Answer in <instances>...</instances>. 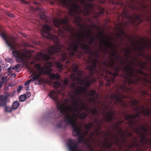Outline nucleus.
I'll return each mask as SVG.
<instances>
[{
    "label": "nucleus",
    "mask_w": 151,
    "mask_h": 151,
    "mask_svg": "<svg viewBox=\"0 0 151 151\" xmlns=\"http://www.w3.org/2000/svg\"><path fill=\"white\" fill-rule=\"evenodd\" d=\"M29 86H27V87H26V90H28V89H29Z\"/></svg>",
    "instance_id": "nucleus-64"
},
{
    "label": "nucleus",
    "mask_w": 151,
    "mask_h": 151,
    "mask_svg": "<svg viewBox=\"0 0 151 151\" xmlns=\"http://www.w3.org/2000/svg\"><path fill=\"white\" fill-rule=\"evenodd\" d=\"M40 72H39V73L37 74H36V75H35V77H36V78L37 79V80H38V79H39V77L40 76H41V75L43 73H42V72L41 71V70H40Z\"/></svg>",
    "instance_id": "nucleus-46"
},
{
    "label": "nucleus",
    "mask_w": 151,
    "mask_h": 151,
    "mask_svg": "<svg viewBox=\"0 0 151 151\" xmlns=\"http://www.w3.org/2000/svg\"><path fill=\"white\" fill-rule=\"evenodd\" d=\"M101 63V67L102 68V69H99V72L100 73L103 70L111 75L112 77L110 79L107 77L106 78V85L107 86H109L110 85L111 83H113L114 82L115 78L118 75L119 72L120 70V67L118 66V64L115 66V61L112 59H110L109 62H108L107 60L105 59L104 61H102Z\"/></svg>",
    "instance_id": "nucleus-10"
},
{
    "label": "nucleus",
    "mask_w": 151,
    "mask_h": 151,
    "mask_svg": "<svg viewBox=\"0 0 151 151\" xmlns=\"http://www.w3.org/2000/svg\"><path fill=\"white\" fill-rule=\"evenodd\" d=\"M124 122V121L120 120H119L117 122H115L114 123V126H112L113 129L114 130V129H116L115 132H116L117 130L120 128L119 125L123 123Z\"/></svg>",
    "instance_id": "nucleus-25"
},
{
    "label": "nucleus",
    "mask_w": 151,
    "mask_h": 151,
    "mask_svg": "<svg viewBox=\"0 0 151 151\" xmlns=\"http://www.w3.org/2000/svg\"><path fill=\"white\" fill-rule=\"evenodd\" d=\"M119 31L121 33V35H125V32L121 28L119 29Z\"/></svg>",
    "instance_id": "nucleus-52"
},
{
    "label": "nucleus",
    "mask_w": 151,
    "mask_h": 151,
    "mask_svg": "<svg viewBox=\"0 0 151 151\" xmlns=\"http://www.w3.org/2000/svg\"><path fill=\"white\" fill-rule=\"evenodd\" d=\"M31 82V81H30L29 80H28L26 81L25 82L24 85L25 86H27L28 84H29Z\"/></svg>",
    "instance_id": "nucleus-53"
},
{
    "label": "nucleus",
    "mask_w": 151,
    "mask_h": 151,
    "mask_svg": "<svg viewBox=\"0 0 151 151\" xmlns=\"http://www.w3.org/2000/svg\"><path fill=\"white\" fill-rule=\"evenodd\" d=\"M138 43L141 45V46L136 45L134 42L131 41V45L133 47L134 51H140L141 54H143V52L144 51L145 48H147L148 50L150 48L151 49V44L150 43L144 45L141 42H139Z\"/></svg>",
    "instance_id": "nucleus-15"
},
{
    "label": "nucleus",
    "mask_w": 151,
    "mask_h": 151,
    "mask_svg": "<svg viewBox=\"0 0 151 151\" xmlns=\"http://www.w3.org/2000/svg\"><path fill=\"white\" fill-rule=\"evenodd\" d=\"M88 114L85 112H82L78 116V118H79L82 120L85 119L86 117L88 116Z\"/></svg>",
    "instance_id": "nucleus-31"
},
{
    "label": "nucleus",
    "mask_w": 151,
    "mask_h": 151,
    "mask_svg": "<svg viewBox=\"0 0 151 151\" xmlns=\"http://www.w3.org/2000/svg\"><path fill=\"white\" fill-rule=\"evenodd\" d=\"M93 123L90 122L86 124L85 125V127L87 130H90L91 128L93 127Z\"/></svg>",
    "instance_id": "nucleus-36"
},
{
    "label": "nucleus",
    "mask_w": 151,
    "mask_h": 151,
    "mask_svg": "<svg viewBox=\"0 0 151 151\" xmlns=\"http://www.w3.org/2000/svg\"><path fill=\"white\" fill-rule=\"evenodd\" d=\"M143 6L144 8L145 9H146V10H147V5H143Z\"/></svg>",
    "instance_id": "nucleus-61"
},
{
    "label": "nucleus",
    "mask_w": 151,
    "mask_h": 151,
    "mask_svg": "<svg viewBox=\"0 0 151 151\" xmlns=\"http://www.w3.org/2000/svg\"><path fill=\"white\" fill-rule=\"evenodd\" d=\"M99 34L102 37V39H101L100 40V43L99 45L100 51H101L105 52L107 51L109 48L114 49V45H113L111 41L112 39V38L107 36L108 40L105 39L104 40V33L102 32H99Z\"/></svg>",
    "instance_id": "nucleus-12"
},
{
    "label": "nucleus",
    "mask_w": 151,
    "mask_h": 151,
    "mask_svg": "<svg viewBox=\"0 0 151 151\" xmlns=\"http://www.w3.org/2000/svg\"><path fill=\"white\" fill-rule=\"evenodd\" d=\"M19 105V103L18 101H16L14 102L12 104V109H17Z\"/></svg>",
    "instance_id": "nucleus-35"
},
{
    "label": "nucleus",
    "mask_w": 151,
    "mask_h": 151,
    "mask_svg": "<svg viewBox=\"0 0 151 151\" xmlns=\"http://www.w3.org/2000/svg\"><path fill=\"white\" fill-rule=\"evenodd\" d=\"M125 120H127V121L126 122V123L127 124H128V128H127L126 130L125 134L126 135V136L125 137V138H127L126 137H127L129 138H130L132 136L133 134L132 133L129 132V130L133 131L134 132V131L133 130H131L130 129L129 127V123H128V120H126V119L125 118Z\"/></svg>",
    "instance_id": "nucleus-23"
},
{
    "label": "nucleus",
    "mask_w": 151,
    "mask_h": 151,
    "mask_svg": "<svg viewBox=\"0 0 151 151\" xmlns=\"http://www.w3.org/2000/svg\"><path fill=\"white\" fill-rule=\"evenodd\" d=\"M5 106V111L8 112H10L12 111V108L11 107L7 106L6 105Z\"/></svg>",
    "instance_id": "nucleus-41"
},
{
    "label": "nucleus",
    "mask_w": 151,
    "mask_h": 151,
    "mask_svg": "<svg viewBox=\"0 0 151 151\" xmlns=\"http://www.w3.org/2000/svg\"><path fill=\"white\" fill-rule=\"evenodd\" d=\"M116 113L115 111L111 110L107 112L105 115V121L106 122H111L113 120H116V119L115 117V114Z\"/></svg>",
    "instance_id": "nucleus-18"
},
{
    "label": "nucleus",
    "mask_w": 151,
    "mask_h": 151,
    "mask_svg": "<svg viewBox=\"0 0 151 151\" xmlns=\"http://www.w3.org/2000/svg\"><path fill=\"white\" fill-rule=\"evenodd\" d=\"M117 37L119 39H122V36L121 35H120L119 34H117Z\"/></svg>",
    "instance_id": "nucleus-60"
},
{
    "label": "nucleus",
    "mask_w": 151,
    "mask_h": 151,
    "mask_svg": "<svg viewBox=\"0 0 151 151\" xmlns=\"http://www.w3.org/2000/svg\"><path fill=\"white\" fill-rule=\"evenodd\" d=\"M9 96L8 95L0 96V106H5L6 105Z\"/></svg>",
    "instance_id": "nucleus-21"
},
{
    "label": "nucleus",
    "mask_w": 151,
    "mask_h": 151,
    "mask_svg": "<svg viewBox=\"0 0 151 151\" xmlns=\"http://www.w3.org/2000/svg\"><path fill=\"white\" fill-rule=\"evenodd\" d=\"M12 71L11 68L9 67L7 69V71L9 73H11Z\"/></svg>",
    "instance_id": "nucleus-56"
},
{
    "label": "nucleus",
    "mask_w": 151,
    "mask_h": 151,
    "mask_svg": "<svg viewBox=\"0 0 151 151\" xmlns=\"http://www.w3.org/2000/svg\"><path fill=\"white\" fill-rule=\"evenodd\" d=\"M145 127L144 125H142L140 127V128H139L140 129H141L142 131L144 129Z\"/></svg>",
    "instance_id": "nucleus-59"
},
{
    "label": "nucleus",
    "mask_w": 151,
    "mask_h": 151,
    "mask_svg": "<svg viewBox=\"0 0 151 151\" xmlns=\"http://www.w3.org/2000/svg\"><path fill=\"white\" fill-rule=\"evenodd\" d=\"M50 78L52 79H58L60 77V74L58 73H56L55 74L54 73H51L48 75Z\"/></svg>",
    "instance_id": "nucleus-27"
},
{
    "label": "nucleus",
    "mask_w": 151,
    "mask_h": 151,
    "mask_svg": "<svg viewBox=\"0 0 151 151\" xmlns=\"http://www.w3.org/2000/svg\"><path fill=\"white\" fill-rule=\"evenodd\" d=\"M68 95L72 100L71 102L73 106L72 107L68 105H66L65 104H60L58 106L60 112L64 115L63 119L61 120L60 123L56 124V127L58 128H64L68 125L71 126L76 125V123L78 116L76 113L78 111L79 114L80 111L79 108H78L79 106V102L76 101L78 96L70 92H68Z\"/></svg>",
    "instance_id": "nucleus-6"
},
{
    "label": "nucleus",
    "mask_w": 151,
    "mask_h": 151,
    "mask_svg": "<svg viewBox=\"0 0 151 151\" xmlns=\"http://www.w3.org/2000/svg\"><path fill=\"white\" fill-rule=\"evenodd\" d=\"M99 123H97L96 124V127L95 129V132H97L98 131H100L101 128V124H102V120H99Z\"/></svg>",
    "instance_id": "nucleus-29"
},
{
    "label": "nucleus",
    "mask_w": 151,
    "mask_h": 151,
    "mask_svg": "<svg viewBox=\"0 0 151 151\" xmlns=\"http://www.w3.org/2000/svg\"><path fill=\"white\" fill-rule=\"evenodd\" d=\"M7 15L8 16L11 17H14V15L13 14L11 13L8 12L7 14Z\"/></svg>",
    "instance_id": "nucleus-55"
},
{
    "label": "nucleus",
    "mask_w": 151,
    "mask_h": 151,
    "mask_svg": "<svg viewBox=\"0 0 151 151\" xmlns=\"http://www.w3.org/2000/svg\"><path fill=\"white\" fill-rule=\"evenodd\" d=\"M22 86H18V87L17 88V92L19 93V92L22 89Z\"/></svg>",
    "instance_id": "nucleus-50"
},
{
    "label": "nucleus",
    "mask_w": 151,
    "mask_h": 151,
    "mask_svg": "<svg viewBox=\"0 0 151 151\" xmlns=\"http://www.w3.org/2000/svg\"><path fill=\"white\" fill-rule=\"evenodd\" d=\"M20 1L26 4H29L30 3V2L29 1H25L24 0H20Z\"/></svg>",
    "instance_id": "nucleus-54"
},
{
    "label": "nucleus",
    "mask_w": 151,
    "mask_h": 151,
    "mask_svg": "<svg viewBox=\"0 0 151 151\" xmlns=\"http://www.w3.org/2000/svg\"><path fill=\"white\" fill-rule=\"evenodd\" d=\"M88 100L89 103H91L92 102H93L95 101V99L94 97H92L91 98H88L86 99V101Z\"/></svg>",
    "instance_id": "nucleus-45"
},
{
    "label": "nucleus",
    "mask_w": 151,
    "mask_h": 151,
    "mask_svg": "<svg viewBox=\"0 0 151 151\" xmlns=\"http://www.w3.org/2000/svg\"><path fill=\"white\" fill-rule=\"evenodd\" d=\"M52 71V70L51 68H47L46 67H42L41 69V71L42 72L41 73H43L45 74L48 75L51 73Z\"/></svg>",
    "instance_id": "nucleus-24"
},
{
    "label": "nucleus",
    "mask_w": 151,
    "mask_h": 151,
    "mask_svg": "<svg viewBox=\"0 0 151 151\" xmlns=\"http://www.w3.org/2000/svg\"><path fill=\"white\" fill-rule=\"evenodd\" d=\"M78 96L76 97L77 99V101L78 102L81 104V105L78 106L80 110L81 111H83L86 109H87L88 108V106L87 104H86L83 100H81V96Z\"/></svg>",
    "instance_id": "nucleus-19"
},
{
    "label": "nucleus",
    "mask_w": 151,
    "mask_h": 151,
    "mask_svg": "<svg viewBox=\"0 0 151 151\" xmlns=\"http://www.w3.org/2000/svg\"><path fill=\"white\" fill-rule=\"evenodd\" d=\"M140 94L141 97L142 98H144L146 97V96L148 95L146 91L143 90H142L141 91Z\"/></svg>",
    "instance_id": "nucleus-39"
},
{
    "label": "nucleus",
    "mask_w": 151,
    "mask_h": 151,
    "mask_svg": "<svg viewBox=\"0 0 151 151\" xmlns=\"http://www.w3.org/2000/svg\"><path fill=\"white\" fill-rule=\"evenodd\" d=\"M40 17L44 22H45V24L42 27V32L43 35L45 37L53 41L56 44L55 45L49 46L46 49L47 54L40 52L39 54V56L42 59L48 61L54 58L52 56L53 55H58L60 56L62 61L64 62L67 58V55L65 51V47L63 45H59L58 37L50 32H53L54 30L51 26L47 24L49 22L45 16L44 14H40Z\"/></svg>",
    "instance_id": "nucleus-4"
},
{
    "label": "nucleus",
    "mask_w": 151,
    "mask_h": 151,
    "mask_svg": "<svg viewBox=\"0 0 151 151\" xmlns=\"http://www.w3.org/2000/svg\"><path fill=\"white\" fill-rule=\"evenodd\" d=\"M50 97L53 101L58 103V94L56 91L53 90L50 91L49 94Z\"/></svg>",
    "instance_id": "nucleus-20"
},
{
    "label": "nucleus",
    "mask_w": 151,
    "mask_h": 151,
    "mask_svg": "<svg viewBox=\"0 0 151 151\" xmlns=\"http://www.w3.org/2000/svg\"><path fill=\"white\" fill-rule=\"evenodd\" d=\"M67 145L70 151H78V143L74 140L70 139L67 143ZM108 149L109 151H111L109 149ZM114 150V151H116L115 150Z\"/></svg>",
    "instance_id": "nucleus-17"
},
{
    "label": "nucleus",
    "mask_w": 151,
    "mask_h": 151,
    "mask_svg": "<svg viewBox=\"0 0 151 151\" xmlns=\"http://www.w3.org/2000/svg\"><path fill=\"white\" fill-rule=\"evenodd\" d=\"M35 68L37 69L38 70L40 71L42 67H41V65L39 63L36 64L35 65Z\"/></svg>",
    "instance_id": "nucleus-42"
},
{
    "label": "nucleus",
    "mask_w": 151,
    "mask_h": 151,
    "mask_svg": "<svg viewBox=\"0 0 151 151\" xmlns=\"http://www.w3.org/2000/svg\"><path fill=\"white\" fill-rule=\"evenodd\" d=\"M73 129V135L74 137L79 136L78 142L79 143H83L84 139V137L82 133V131L77 125L72 126Z\"/></svg>",
    "instance_id": "nucleus-16"
},
{
    "label": "nucleus",
    "mask_w": 151,
    "mask_h": 151,
    "mask_svg": "<svg viewBox=\"0 0 151 151\" xmlns=\"http://www.w3.org/2000/svg\"><path fill=\"white\" fill-rule=\"evenodd\" d=\"M26 99V97L25 95H21L19 98L20 101L22 102L25 101Z\"/></svg>",
    "instance_id": "nucleus-40"
},
{
    "label": "nucleus",
    "mask_w": 151,
    "mask_h": 151,
    "mask_svg": "<svg viewBox=\"0 0 151 151\" xmlns=\"http://www.w3.org/2000/svg\"><path fill=\"white\" fill-rule=\"evenodd\" d=\"M48 64L50 67H51L52 66V63L51 62H49Z\"/></svg>",
    "instance_id": "nucleus-62"
},
{
    "label": "nucleus",
    "mask_w": 151,
    "mask_h": 151,
    "mask_svg": "<svg viewBox=\"0 0 151 151\" xmlns=\"http://www.w3.org/2000/svg\"><path fill=\"white\" fill-rule=\"evenodd\" d=\"M91 56L90 59L88 60V62L90 63L91 64L88 65H92L94 62L95 61L96 70L99 71V69H102L101 64L102 63L100 61H99L98 59L99 57V53L98 51H96L94 52H91Z\"/></svg>",
    "instance_id": "nucleus-13"
},
{
    "label": "nucleus",
    "mask_w": 151,
    "mask_h": 151,
    "mask_svg": "<svg viewBox=\"0 0 151 151\" xmlns=\"http://www.w3.org/2000/svg\"><path fill=\"white\" fill-rule=\"evenodd\" d=\"M89 113H91L93 115L99 114V111L96 108H95L92 109H89Z\"/></svg>",
    "instance_id": "nucleus-30"
},
{
    "label": "nucleus",
    "mask_w": 151,
    "mask_h": 151,
    "mask_svg": "<svg viewBox=\"0 0 151 151\" xmlns=\"http://www.w3.org/2000/svg\"><path fill=\"white\" fill-rule=\"evenodd\" d=\"M70 61H67L66 62V64H69Z\"/></svg>",
    "instance_id": "nucleus-63"
},
{
    "label": "nucleus",
    "mask_w": 151,
    "mask_h": 151,
    "mask_svg": "<svg viewBox=\"0 0 151 151\" xmlns=\"http://www.w3.org/2000/svg\"><path fill=\"white\" fill-rule=\"evenodd\" d=\"M133 110L137 113L129 115H127L128 111H122L126 119L128 120L130 129L133 130L140 138L138 141L135 137L133 142L128 146V149L145 151L148 149L151 151V109H144V106L141 105L134 108Z\"/></svg>",
    "instance_id": "nucleus-1"
},
{
    "label": "nucleus",
    "mask_w": 151,
    "mask_h": 151,
    "mask_svg": "<svg viewBox=\"0 0 151 151\" xmlns=\"http://www.w3.org/2000/svg\"><path fill=\"white\" fill-rule=\"evenodd\" d=\"M99 131H98L97 132H93L92 133V134L91 135V138L93 137V136L95 134V132L96 133V136H98V135L100 134V133Z\"/></svg>",
    "instance_id": "nucleus-43"
},
{
    "label": "nucleus",
    "mask_w": 151,
    "mask_h": 151,
    "mask_svg": "<svg viewBox=\"0 0 151 151\" xmlns=\"http://www.w3.org/2000/svg\"><path fill=\"white\" fill-rule=\"evenodd\" d=\"M73 0L80 2L81 4L83 5V9L77 3L72 2L70 0H60V1L63 5L68 8V14L73 19L74 23L85 31L86 27L81 24L82 18L81 15L83 13L84 16H86L90 14V12H93V5L90 2H86V0Z\"/></svg>",
    "instance_id": "nucleus-5"
},
{
    "label": "nucleus",
    "mask_w": 151,
    "mask_h": 151,
    "mask_svg": "<svg viewBox=\"0 0 151 151\" xmlns=\"http://www.w3.org/2000/svg\"><path fill=\"white\" fill-rule=\"evenodd\" d=\"M123 15L127 19L129 22L134 25H135L136 22H138V24H140L143 21L141 16L139 15L134 14V16L128 14L127 11L123 10Z\"/></svg>",
    "instance_id": "nucleus-14"
},
{
    "label": "nucleus",
    "mask_w": 151,
    "mask_h": 151,
    "mask_svg": "<svg viewBox=\"0 0 151 151\" xmlns=\"http://www.w3.org/2000/svg\"><path fill=\"white\" fill-rule=\"evenodd\" d=\"M133 64V62L132 61L130 64H127L126 66L122 65L124 67L122 69L124 73L123 76L124 79V84L119 86L114 94H110L108 99L107 102L105 105L106 108L109 109H114L116 107L127 108L129 105L122 100V99L124 98V96L121 92L127 93L130 91L133 88L134 86L137 85L142 81L145 83V86H147V83L151 84V80L147 78L149 74L145 73L142 68H139L136 70L137 73L143 76L144 78L141 77L134 72L135 70L131 66ZM148 87L151 91V86Z\"/></svg>",
    "instance_id": "nucleus-2"
},
{
    "label": "nucleus",
    "mask_w": 151,
    "mask_h": 151,
    "mask_svg": "<svg viewBox=\"0 0 151 151\" xmlns=\"http://www.w3.org/2000/svg\"><path fill=\"white\" fill-rule=\"evenodd\" d=\"M146 62H142L141 63L140 61H139V63L137 64V65L142 67L143 68H146Z\"/></svg>",
    "instance_id": "nucleus-38"
},
{
    "label": "nucleus",
    "mask_w": 151,
    "mask_h": 151,
    "mask_svg": "<svg viewBox=\"0 0 151 151\" xmlns=\"http://www.w3.org/2000/svg\"><path fill=\"white\" fill-rule=\"evenodd\" d=\"M53 23L54 25L59 29L58 34L59 36L63 38H68L70 36L74 35V28L69 23L68 20L66 18L58 20L53 19Z\"/></svg>",
    "instance_id": "nucleus-11"
},
{
    "label": "nucleus",
    "mask_w": 151,
    "mask_h": 151,
    "mask_svg": "<svg viewBox=\"0 0 151 151\" xmlns=\"http://www.w3.org/2000/svg\"><path fill=\"white\" fill-rule=\"evenodd\" d=\"M111 56L112 57H114L117 61L120 62L121 64L122 63L121 61L122 60V58L120 55H117L114 52H113L112 53Z\"/></svg>",
    "instance_id": "nucleus-28"
},
{
    "label": "nucleus",
    "mask_w": 151,
    "mask_h": 151,
    "mask_svg": "<svg viewBox=\"0 0 151 151\" xmlns=\"http://www.w3.org/2000/svg\"><path fill=\"white\" fill-rule=\"evenodd\" d=\"M82 34L79 35L75 34V35L76 36L77 39V40H76L75 39H74L73 42L70 44L69 47L68 49V50L69 52V54L70 57L73 56L75 54V52L77 51L80 42H84V43H81L80 45V46L82 49L86 50V53H89L90 47L88 45L85 44V43H87V42H85L84 38L86 36L88 40L90 37V39L88 41V44L91 45L93 44L94 38L93 35L91 30L89 29L86 32L82 31Z\"/></svg>",
    "instance_id": "nucleus-7"
},
{
    "label": "nucleus",
    "mask_w": 151,
    "mask_h": 151,
    "mask_svg": "<svg viewBox=\"0 0 151 151\" xmlns=\"http://www.w3.org/2000/svg\"><path fill=\"white\" fill-rule=\"evenodd\" d=\"M56 65L57 68H59V71L61 72L63 70V65L58 61L56 62Z\"/></svg>",
    "instance_id": "nucleus-33"
},
{
    "label": "nucleus",
    "mask_w": 151,
    "mask_h": 151,
    "mask_svg": "<svg viewBox=\"0 0 151 151\" xmlns=\"http://www.w3.org/2000/svg\"><path fill=\"white\" fill-rule=\"evenodd\" d=\"M111 132V130H109V132L105 133L104 136H109L111 134L112 135H113V134H110L109 133V132ZM112 138L113 139V137H112Z\"/></svg>",
    "instance_id": "nucleus-51"
},
{
    "label": "nucleus",
    "mask_w": 151,
    "mask_h": 151,
    "mask_svg": "<svg viewBox=\"0 0 151 151\" xmlns=\"http://www.w3.org/2000/svg\"><path fill=\"white\" fill-rule=\"evenodd\" d=\"M21 64H18L17 65L14 66L12 68V69L13 70H15L19 68L21 66Z\"/></svg>",
    "instance_id": "nucleus-47"
},
{
    "label": "nucleus",
    "mask_w": 151,
    "mask_h": 151,
    "mask_svg": "<svg viewBox=\"0 0 151 151\" xmlns=\"http://www.w3.org/2000/svg\"><path fill=\"white\" fill-rule=\"evenodd\" d=\"M94 62L92 65H87L86 67V69L89 71V75L86 76V78H81L83 75L84 74V72L78 70V66L75 64L72 65L71 67L73 71L75 73H72L70 77L72 82L68 85L69 79L65 78L62 81L64 85H62L59 81H57L54 83V87L57 89L58 92L61 94H63L66 91L67 85H68L72 90L69 92L77 96L81 95L84 92L87 93V89L93 83L96 81L93 74L99 73V71L95 70L96 62Z\"/></svg>",
    "instance_id": "nucleus-3"
},
{
    "label": "nucleus",
    "mask_w": 151,
    "mask_h": 151,
    "mask_svg": "<svg viewBox=\"0 0 151 151\" xmlns=\"http://www.w3.org/2000/svg\"><path fill=\"white\" fill-rule=\"evenodd\" d=\"M118 133L121 136V139L116 136L113 135L114 142L109 141V139L107 138L103 142H101L102 143L103 147L106 149H109L111 151H114V149L111 148L112 145L114 144L117 146L120 149V151H133V149H128V146L132 144H128V139L125 137L126 135L125 134V131H124L120 127L117 130Z\"/></svg>",
    "instance_id": "nucleus-9"
},
{
    "label": "nucleus",
    "mask_w": 151,
    "mask_h": 151,
    "mask_svg": "<svg viewBox=\"0 0 151 151\" xmlns=\"http://www.w3.org/2000/svg\"><path fill=\"white\" fill-rule=\"evenodd\" d=\"M139 101L135 99H133L130 101V104L132 106L137 105L139 102Z\"/></svg>",
    "instance_id": "nucleus-34"
},
{
    "label": "nucleus",
    "mask_w": 151,
    "mask_h": 151,
    "mask_svg": "<svg viewBox=\"0 0 151 151\" xmlns=\"http://www.w3.org/2000/svg\"><path fill=\"white\" fill-rule=\"evenodd\" d=\"M124 53L126 57V60H127L129 58L130 55L133 52V51L131 49L129 50L125 48H124Z\"/></svg>",
    "instance_id": "nucleus-26"
},
{
    "label": "nucleus",
    "mask_w": 151,
    "mask_h": 151,
    "mask_svg": "<svg viewBox=\"0 0 151 151\" xmlns=\"http://www.w3.org/2000/svg\"><path fill=\"white\" fill-rule=\"evenodd\" d=\"M7 82L6 80L5 79L4 77H3L1 79V84H5Z\"/></svg>",
    "instance_id": "nucleus-44"
},
{
    "label": "nucleus",
    "mask_w": 151,
    "mask_h": 151,
    "mask_svg": "<svg viewBox=\"0 0 151 151\" xmlns=\"http://www.w3.org/2000/svg\"><path fill=\"white\" fill-rule=\"evenodd\" d=\"M29 80H30V81H31V82H32L35 80H38L35 76H34L32 78Z\"/></svg>",
    "instance_id": "nucleus-49"
},
{
    "label": "nucleus",
    "mask_w": 151,
    "mask_h": 151,
    "mask_svg": "<svg viewBox=\"0 0 151 151\" xmlns=\"http://www.w3.org/2000/svg\"><path fill=\"white\" fill-rule=\"evenodd\" d=\"M84 92L86 94H88L89 96H92L95 95L96 92L95 90L92 89L90 90L88 93L87 92V93H86V92Z\"/></svg>",
    "instance_id": "nucleus-37"
},
{
    "label": "nucleus",
    "mask_w": 151,
    "mask_h": 151,
    "mask_svg": "<svg viewBox=\"0 0 151 151\" xmlns=\"http://www.w3.org/2000/svg\"><path fill=\"white\" fill-rule=\"evenodd\" d=\"M146 58L148 60L151 61V56H147Z\"/></svg>",
    "instance_id": "nucleus-57"
},
{
    "label": "nucleus",
    "mask_w": 151,
    "mask_h": 151,
    "mask_svg": "<svg viewBox=\"0 0 151 151\" xmlns=\"http://www.w3.org/2000/svg\"><path fill=\"white\" fill-rule=\"evenodd\" d=\"M94 122L95 123H97H97H99V121H98V119H95L94 120Z\"/></svg>",
    "instance_id": "nucleus-58"
},
{
    "label": "nucleus",
    "mask_w": 151,
    "mask_h": 151,
    "mask_svg": "<svg viewBox=\"0 0 151 151\" xmlns=\"http://www.w3.org/2000/svg\"><path fill=\"white\" fill-rule=\"evenodd\" d=\"M89 132V130H86L85 131L83 134V136L85 137H86L88 134Z\"/></svg>",
    "instance_id": "nucleus-48"
},
{
    "label": "nucleus",
    "mask_w": 151,
    "mask_h": 151,
    "mask_svg": "<svg viewBox=\"0 0 151 151\" xmlns=\"http://www.w3.org/2000/svg\"><path fill=\"white\" fill-rule=\"evenodd\" d=\"M0 35L5 41L7 46L10 50H13L12 54L16 58V61L18 62H21L24 58L28 57L29 59L31 58L30 54L27 56L28 52L27 50L22 49L20 51L18 50L19 48L20 45L16 42L15 37L12 36L6 37V33L2 30L0 26Z\"/></svg>",
    "instance_id": "nucleus-8"
},
{
    "label": "nucleus",
    "mask_w": 151,
    "mask_h": 151,
    "mask_svg": "<svg viewBox=\"0 0 151 151\" xmlns=\"http://www.w3.org/2000/svg\"><path fill=\"white\" fill-rule=\"evenodd\" d=\"M99 9L100 12L96 13L93 17L95 19H97L99 17L103 16L105 12L104 9L101 6L99 7Z\"/></svg>",
    "instance_id": "nucleus-22"
},
{
    "label": "nucleus",
    "mask_w": 151,
    "mask_h": 151,
    "mask_svg": "<svg viewBox=\"0 0 151 151\" xmlns=\"http://www.w3.org/2000/svg\"><path fill=\"white\" fill-rule=\"evenodd\" d=\"M113 5L119 4L122 6V3L120 2L121 0H109Z\"/></svg>",
    "instance_id": "nucleus-32"
}]
</instances>
